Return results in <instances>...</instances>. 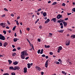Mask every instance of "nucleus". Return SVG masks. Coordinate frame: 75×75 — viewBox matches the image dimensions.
<instances>
[{
	"label": "nucleus",
	"instance_id": "f257e3e1",
	"mask_svg": "<svg viewBox=\"0 0 75 75\" xmlns=\"http://www.w3.org/2000/svg\"><path fill=\"white\" fill-rule=\"evenodd\" d=\"M0 39L1 40H5L6 38L4 37V36H3L2 35L0 34Z\"/></svg>",
	"mask_w": 75,
	"mask_h": 75
},
{
	"label": "nucleus",
	"instance_id": "f03ea898",
	"mask_svg": "<svg viewBox=\"0 0 75 75\" xmlns=\"http://www.w3.org/2000/svg\"><path fill=\"white\" fill-rule=\"evenodd\" d=\"M21 52L24 55H25L26 56H27L28 55V54L27 53V52L25 51H23L22 52Z\"/></svg>",
	"mask_w": 75,
	"mask_h": 75
},
{
	"label": "nucleus",
	"instance_id": "7ed1b4c3",
	"mask_svg": "<svg viewBox=\"0 0 75 75\" xmlns=\"http://www.w3.org/2000/svg\"><path fill=\"white\" fill-rule=\"evenodd\" d=\"M21 58L23 59H25V55H24L22 52H21Z\"/></svg>",
	"mask_w": 75,
	"mask_h": 75
},
{
	"label": "nucleus",
	"instance_id": "20e7f679",
	"mask_svg": "<svg viewBox=\"0 0 75 75\" xmlns=\"http://www.w3.org/2000/svg\"><path fill=\"white\" fill-rule=\"evenodd\" d=\"M62 46L59 47L58 49L57 52L59 53L60 51L62 50Z\"/></svg>",
	"mask_w": 75,
	"mask_h": 75
},
{
	"label": "nucleus",
	"instance_id": "39448f33",
	"mask_svg": "<svg viewBox=\"0 0 75 75\" xmlns=\"http://www.w3.org/2000/svg\"><path fill=\"white\" fill-rule=\"evenodd\" d=\"M20 69V67H15L14 68V71L16 70H19Z\"/></svg>",
	"mask_w": 75,
	"mask_h": 75
},
{
	"label": "nucleus",
	"instance_id": "423d86ee",
	"mask_svg": "<svg viewBox=\"0 0 75 75\" xmlns=\"http://www.w3.org/2000/svg\"><path fill=\"white\" fill-rule=\"evenodd\" d=\"M35 68L37 70H38V71H40V70H41V69L40 68V67H38V66H36L35 67Z\"/></svg>",
	"mask_w": 75,
	"mask_h": 75
},
{
	"label": "nucleus",
	"instance_id": "0eeeda50",
	"mask_svg": "<svg viewBox=\"0 0 75 75\" xmlns=\"http://www.w3.org/2000/svg\"><path fill=\"white\" fill-rule=\"evenodd\" d=\"M61 17H62V15L60 14H59L57 16V19H59V18H61Z\"/></svg>",
	"mask_w": 75,
	"mask_h": 75
},
{
	"label": "nucleus",
	"instance_id": "6e6552de",
	"mask_svg": "<svg viewBox=\"0 0 75 75\" xmlns=\"http://www.w3.org/2000/svg\"><path fill=\"white\" fill-rule=\"evenodd\" d=\"M70 44V41H67V42L66 43V46H68Z\"/></svg>",
	"mask_w": 75,
	"mask_h": 75
},
{
	"label": "nucleus",
	"instance_id": "1a4fd4ad",
	"mask_svg": "<svg viewBox=\"0 0 75 75\" xmlns=\"http://www.w3.org/2000/svg\"><path fill=\"white\" fill-rule=\"evenodd\" d=\"M56 18H53L52 19L51 21H53L54 23H55V22H56Z\"/></svg>",
	"mask_w": 75,
	"mask_h": 75
},
{
	"label": "nucleus",
	"instance_id": "9d476101",
	"mask_svg": "<svg viewBox=\"0 0 75 75\" xmlns=\"http://www.w3.org/2000/svg\"><path fill=\"white\" fill-rule=\"evenodd\" d=\"M27 68L26 67H25L24 68V71H23V72H24V73H26L27 71Z\"/></svg>",
	"mask_w": 75,
	"mask_h": 75
},
{
	"label": "nucleus",
	"instance_id": "9b49d317",
	"mask_svg": "<svg viewBox=\"0 0 75 75\" xmlns=\"http://www.w3.org/2000/svg\"><path fill=\"white\" fill-rule=\"evenodd\" d=\"M48 61H47L46 62L45 64V67L46 68H47L48 67Z\"/></svg>",
	"mask_w": 75,
	"mask_h": 75
},
{
	"label": "nucleus",
	"instance_id": "f8f14e48",
	"mask_svg": "<svg viewBox=\"0 0 75 75\" xmlns=\"http://www.w3.org/2000/svg\"><path fill=\"white\" fill-rule=\"evenodd\" d=\"M7 45H8V43L7 42H5L3 46L4 47H6Z\"/></svg>",
	"mask_w": 75,
	"mask_h": 75
},
{
	"label": "nucleus",
	"instance_id": "ddd939ff",
	"mask_svg": "<svg viewBox=\"0 0 75 75\" xmlns=\"http://www.w3.org/2000/svg\"><path fill=\"white\" fill-rule=\"evenodd\" d=\"M63 24L64 25V27H66L67 25V23L65 22H63Z\"/></svg>",
	"mask_w": 75,
	"mask_h": 75
},
{
	"label": "nucleus",
	"instance_id": "4468645a",
	"mask_svg": "<svg viewBox=\"0 0 75 75\" xmlns=\"http://www.w3.org/2000/svg\"><path fill=\"white\" fill-rule=\"evenodd\" d=\"M64 30H58L57 31L59 33H63V32H64Z\"/></svg>",
	"mask_w": 75,
	"mask_h": 75
},
{
	"label": "nucleus",
	"instance_id": "2eb2a0df",
	"mask_svg": "<svg viewBox=\"0 0 75 75\" xmlns=\"http://www.w3.org/2000/svg\"><path fill=\"white\" fill-rule=\"evenodd\" d=\"M50 19L49 18H48L47 20L45 21V24H47V23H48V22H49V21H50Z\"/></svg>",
	"mask_w": 75,
	"mask_h": 75
},
{
	"label": "nucleus",
	"instance_id": "dca6fc26",
	"mask_svg": "<svg viewBox=\"0 0 75 75\" xmlns=\"http://www.w3.org/2000/svg\"><path fill=\"white\" fill-rule=\"evenodd\" d=\"M9 69L10 70H14V68L13 67L11 66L9 67Z\"/></svg>",
	"mask_w": 75,
	"mask_h": 75
},
{
	"label": "nucleus",
	"instance_id": "f3484780",
	"mask_svg": "<svg viewBox=\"0 0 75 75\" xmlns=\"http://www.w3.org/2000/svg\"><path fill=\"white\" fill-rule=\"evenodd\" d=\"M45 47L46 48H50V45H45Z\"/></svg>",
	"mask_w": 75,
	"mask_h": 75
},
{
	"label": "nucleus",
	"instance_id": "a211bd4d",
	"mask_svg": "<svg viewBox=\"0 0 75 75\" xmlns=\"http://www.w3.org/2000/svg\"><path fill=\"white\" fill-rule=\"evenodd\" d=\"M71 38H72L73 39H74V38H75V35H72L71 36Z\"/></svg>",
	"mask_w": 75,
	"mask_h": 75
},
{
	"label": "nucleus",
	"instance_id": "6ab92c4d",
	"mask_svg": "<svg viewBox=\"0 0 75 75\" xmlns=\"http://www.w3.org/2000/svg\"><path fill=\"white\" fill-rule=\"evenodd\" d=\"M18 40V39L17 38H14L13 39V41L14 42H16Z\"/></svg>",
	"mask_w": 75,
	"mask_h": 75
},
{
	"label": "nucleus",
	"instance_id": "aec40b11",
	"mask_svg": "<svg viewBox=\"0 0 75 75\" xmlns=\"http://www.w3.org/2000/svg\"><path fill=\"white\" fill-rule=\"evenodd\" d=\"M28 68H31V66H30V64L28 63L27 64Z\"/></svg>",
	"mask_w": 75,
	"mask_h": 75
},
{
	"label": "nucleus",
	"instance_id": "412c9836",
	"mask_svg": "<svg viewBox=\"0 0 75 75\" xmlns=\"http://www.w3.org/2000/svg\"><path fill=\"white\" fill-rule=\"evenodd\" d=\"M43 15L44 17H45V16H47V13L45 12L43 13Z\"/></svg>",
	"mask_w": 75,
	"mask_h": 75
},
{
	"label": "nucleus",
	"instance_id": "4be33fe9",
	"mask_svg": "<svg viewBox=\"0 0 75 75\" xmlns=\"http://www.w3.org/2000/svg\"><path fill=\"white\" fill-rule=\"evenodd\" d=\"M18 62H17V61H16L15 62L13 63V64H14V65H17V64H18Z\"/></svg>",
	"mask_w": 75,
	"mask_h": 75
},
{
	"label": "nucleus",
	"instance_id": "5701e85b",
	"mask_svg": "<svg viewBox=\"0 0 75 75\" xmlns=\"http://www.w3.org/2000/svg\"><path fill=\"white\" fill-rule=\"evenodd\" d=\"M8 62H9V64H11L12 63V61L11 60H8Z\"/></svg>",
	"mask_w": 75,
	"mask_h": 75
},
{
	"label": "nucleus",
	"instance_id": "b1692460",
	"mask_svg": "<svg viewBox=\"0 0 75 75\" xmlns=\"http://www.w3.org/2000/svg\"><path fill=\"white\" fill-rule=\"evenodd\" d=\"M62 74H64V75H67V73L65 72L64 71H62Z\"/></svg>",
	"mask_w": 75,
	"mask_h": 75
},
{
	"label": "nucleus",
	"instance_id": "393cba45",
	"mask_svg": "<svg viewBox=\"0 0 75 75\" xmlns=\"http://www.w3.org/2000/svg\"><path fill=\"white\" fill-rule=\"evenodd\" d=\"M4 25H3L2 26L3 28H5V27H6V23H4Z\"/></svg>",
	"mask_w": 75,
	"mask_h": 75
},
{
	"label": "nucleus",
	"instance_id": "a878e982",
	"mask_svg": "<svg viewBox=\"0 0 75 75\" xmlns=\"http://www.w3.org/2000/svg\"><path fill=\"white\" fill-rule=\"evenodd\" d=\"M12 55L13 57H14L16 55V53H12Z\"/></svg>",
	"mask_w": 75,
	"mask_h": 75
},
{
	"label": "nucleus",
	"instance_id": "bb28decb",
	"mask_svg": "<svg viewBox=\"0 0 75 75\" xmlns=\"http://www.w3.org/2000/svg\"><path fill=\"white\" fill-rule=\"evenodd\" d=\"M43 51H44V50L43 49H42L41 50V51L40 52V54H42V53H43Z\"/></svg>",
	"mask_w": 75,
	"mask_h": 75
},
{
	"label": "nucleus",
	"instance_id": "cd10ccee",
	"mask_svg": "<svg viewBox=\"0 0 75 75\" xmlns=\"http://www.w3.org/2000/svg\"><path fill=\"white\" fill-rule=\"evenodd\" d=\"M16 26H14L13 28V31L15 30V29H16Z\"/></svg>",
	"mask_w": 75,
	"mask_h": 75
},
{
	"label": "nucleus",
	"instance_id": "c85d7f7f",
	"mask_svg": "<svg viewBox=\"0 0 75 75\" xmlns=\"http://www.w3.org/2000/svg\"><path fill=\"white\" fill-rule=\"evenodd\" d=\"M16 23L17 25H19V23H18V21H16Z\"/></svg>",
	"mask_w": 75,
	"mask_h": 75
},
{
	"label": "nucleus",
	"instance_id": "c756f323",
	"mask_svg": "<svg viewBox=\"0 0 75 75\" xmlns=\"http://www.w3.org/2000/svg\"><path fill=\"white\" fill-rule=\"evenodd\" d=\"M57 4V2H53L52 3V5H55V4Z\"/></svg>",
	"mask_w": 75,
	"mask_h": 75
},
{
	"label": "nucleus",
	"instance_id": "7c9ffc66",
	"mask_svg": "<svg viewBox=\"0 0 75 75\" xmlns=\"http://www.w3.org/2000/svg\"><path fill=\"white\" fill-rule=\"evenodd\" d=\"M0 25H1V26H2L3 25H4V23H1L0 24Z\"/></svg>",
	"mask_w": 75,
	"mask_h": 75
},
{
	"label": "nucleus",
	"instance_id": "2f4dec72",
	"mask_svg": "<svg viewBox=\"0 0 75 75\" xmlns=\"http://www.w3.org/2000/svg\"><path fill=\"white\" fill-rule=\"evenodd\" d=\"M40 51H41V50H39L38 51V54H40Z\"/></svg>",
	"mask_w": 75,
	"mask_h": 75
},
{
	"label": "nucleus",
	"instance_id": "473e14b6",
	"mask_svg": "<svg viewBox=\"0 0 75 75\" xmlns=\"http://www.w3.org/2000/svg\"><path fill=\"white\" fill-rule=\"evenodd\" d=\"M65 4L64 3H63L62 4V6H64V7H65Z\"/></svg>",
	"mask_w": 75,
	"mask_h": 75
},
{
	"label": "nucleus",
	"instance_id": "72a5a7b5",
	"mask_svg": "<svg viewBox=\"0 0 75 75\" xmlns=\"http://www.w3.org/2000/svg\"><path fill=\"white\" fill-rule=\"evenodd\" d=\"M3 75H9V74L8 73H6L4 74Z\"/></svg>",
	"mask_w": 75,
	"mask_h": 75
},
{
	"label": "nucleus",
	"instance_id": "f704fd0d",
	"mask_svg": "<svg viewBox=\"0 0 75 75\" xmlns=\"http://www.w3.org/2000/svg\"><path fill=\"white\" fill-rule=\"evenodd\" d=\"M11 75H16V74L14 72H12L11 74Z\"/></svg>",
	"mask_w": 75,
	"mask_h": 75
},
{
	"label": "nucleus",
	"instance_id": "c9c22d12",
	"mask_svg": "<svg viewBox=\"0 0 75 75\" xmlns=\"http://www.w3.org/2000/svg\"><path fill=\"white\" fill-rule=\"evenodd\" d=\"M3 33H4V34H6V31H5L4 30L3 31Z\"/></svg>",
	"mask_w": 75,
	"mask_h": 75
},
{
	"label": "nucleus",
	"instance_id": "e433bc0d",
	"mask_svg": "<svg viewBox=\"0 0 75 75\" xmlns=\"http://www.w3.org/2000/svg\"><path fill=\"white\" fill-rule=\"evenodd\" d=\"M67 15L68 16H69V15H71V14H72V13H67Z\"/></svg>",
	"mask_w": 75,
	"mask_h": 75
},
{
	"label": "nucleus",
	"instance_id": "4c0bfd02",
	"mask_svg": "<svg viewBox=\"0 0 75 75\" xmlns=\"http://www.w3.org/2000/svg\"><path fill=\"white\" fill-rule=\"evenodd\" d=\"M4 10L5 11H8V10H7V8H4Z\"/></svg>",
	"mask_w": 75,
	"mask_h": 75
},
{
	"label": "nucleus",
	"instance_id": "58836bf2",
	"mask_svg": "<svg viewBox=\"0 0 75 75\" xmlns=\"http://www.w3.org/2000/svg\"><path fill=\"white\" fill-rule=\"evenodd\" d=\"M12 51L14 52V51H16V48H14L13 49V50Z\"/></svg>",
	"mask_w": 75,
	"mask_h": 75
},
{
	"label": "nucleus",
	"instance_id": "ea45409f",
	"mask_svg": "<svg viewBox=\"0 0 75 75\" xmlns=\"http://www.w3.org/2000/svg\"><path fill=\"white\" fill-rule=\"evenodd\" d=\"M31 46H32V48L34 50V46H33V44H31Z\"/></svg>",
	"mask_w": 75,
	"mask_h": 75
},
{
	"label": "nucleus",
	"instance_id": "a19ab883",
	"mask_svg": "<svg viewBox=\"0 0 75 75\" xmlns=\"http://www.w3.org/2000/svg\"><path fill=\"white\" fill-rule=\"evenodd\" d=\"M72 10L73 11L75 12V8H74L73 9H72Z\"/></svg>",
	"mask_w": 75,
	"mask_h": 75
},
{
	"label": "nucleus",
	"instance_id": "79ce46f5",
	"mask_svg": "<svg viewBox=\"0 0 75 75\" xmlns=\"http://www.w3.org/2000/svg\"><path fill=\"white\" fill-rule=\"evenodd\" d=\"M50 55H53V53L52 52H50Z\"/></svg>",
	"mask_w": 75,
	"mask_h": 75
},
{
	"label": "nucleus",
	"instance_id": "37998d69",
	"mask_svg": "<svg viewBox=\"0 0 75 75\" xmlns=\"http://www.w3.org/2000/svg\"><path fill=\"white\" fill-rule=\"evenodd\" d=\"M41 9L40 8L39 9H38V12H39V11H41Z\"/></svg>",
	"mask_w": 75,
	"mask_h": 75
},
{
	"label": "nucleus",
	"instance_id": "c03bdc74",
	"mask_svg": "<svg viewBox=\"0 0 75 75\" xmlns=\"http://www.w3.org/2000/svg\"><path fill=\"white\" fill-rule=\"evenodd\" d=\"M17 49L18 50H19L21 49V47H18Z\"/></svg>",
	"mask_w": 75,
	"mask_h": 75
},
{
	"label": "nucleus",
	"instance_id": "a18cd8bd",
	"mask_svg": "<svg viewBox=\"0 0 75 75\" xmlns=\"http://www.w3.org/2000/svg\"><path fill=\"white\" fill-rule=\"evenodd\" d=\"M42 57H45V54H44L42 55Z\"/></svg>",
	"mask_w": 75,
	"mask_h": 75
},
{
	"label": "nucleus",
	"instance_id": "49530a36",
	"mask_svg": "<svg viewBox=\"0 0 75 75\" xmlns=\"http://www.w3.org/2000/svg\"><path fill=\"white\" fill-rule=\"evenodd\" d=\"M68 20V18H65V19H64V20L65 21H67V20Z\"/></svg>",
	"mask_w": 75,
	"mask_h": 75
},
{
	"label": "nucleus",
	"instance_id": "de8ad7c7",
	"mask_svg": "<svg viewBox=\"0 0 75 75\" xmlns=\"http://www.w3.org/2000/svg\"><path fill=\"white\" fill-rule=\"evenodd\" d=\"M5 16H6V15L4 14L2 16H1V17H5Z\"/></svg>",
	"mask_w": 75,
	"mask_h": 75
},
{
	"label": "nucleus",
	"instance_id": "09e8293b",
	"mask_svg": "<svg viewBox=\"0 0 75 75\" xmlns=\"http://www.w3.org/2000/svg\"><path fill=\"white\" fill-rule=\"evenodd\" d=\"M38 42H40V41H41V40L39 38L38 39Z\"/></svg>",
	"mask_w": 75,
	"mask_h": 75
},
{
	"label": "nucleus",
	"instance_id": "8fccbe9b",
	"mask_svg": "<svg viewBox=\"0 0 75 75\" xmlns=\"http://www.w3.org/2000/svg\"><path fill=\"white\" fill-rule=\"evenodd\" d=\"M2 43L0 42V47L2 46Z\"/></svg>",
	"mask_w": 75,
	"mask_h": 75
},
{
	"label": "nucleus",
	"instance_id": "3c124183",
	"mask_svg": "<svg viewBox=\"0 0 75 75\" xmlns=\"http://www.w3.org/2000/svg\"><path fill=\"white\" fill-rule=\"evenodd\" d=\"M28 58H29V57H26L25 58V59H26V60H27V59H28Z\"/></svg>",
	"mask_w": 75,
	"mask_h": 75
},
{
	"label": "nucleus",
	"instance_id": "603ef678",
	"mask_svg": "<svg viewBox=\"0 0 75 75\" xmlns=\"http://www.w3.org/2000/svg\"><path fill=\"white\" fill-rule=\"evenodd\" d=\"M11 16H12V17H14V14H11Z\"/></svg>",
	"mask_w": 75,
	"mask_h": 75
},
{
	"label": "nucleus",
	"instance_id": "864d4df0",
	"mask_svg": "<svg viewBox=\"0 0 75 75\" xmlns=\"http://www.w3.org/2000/svg\"><path fill=\"white\" fill-rule=\"evenodd\" d=\"M6 29H9V28H9V27H8V26H6Z\"/></svg>",
	"mask_w": 75,
	"mask_h": 75
},
{
	"label": "nucleus",
	"instance_id": "5fc2aeb1",
	"mask_svg": "<svg viewBox=\"0 0 75 75\" xmlns=\"http://www.w3.org/2000/svg\"><path fill=\"white\" fill-rule=\"evenodd\" d=\"M7 23L8 24H9H9H10V22H9V21H7Z\"/></svg>",
	"mask_w": 75,
	"mask_h": 75
},
{
	"label": "nucleus",
	"instance_id": "6e6d98bb",
	"mask_svg": "<svg viewBox=\"0 0 75 75\" xmlns=\"http://www.w3.org/2000/svg\"><path fill=\"white\" fill-rule=\"evenodd\" d=\"M27 30L28 31H29V30H30V28H27Z\"/></svg>",
	"mask_w": 75,
	"mask_h": 75
},
{
	"label": "nucleus",
	"instance_id": "4d7b16f0",
	"mask_svg": "<svg viewBox=\"0 0 75 75\" xmlns=\"http://www.w3.org/2000/svg\"><path fill=\"white\" fill-rule=\"evenodd\" d=\"M40 13L39 12H38L37 13V14L38 15V16H39L40 15Z\"/></svg>",
	"mask_w": 75,
	"mask_h": 75
},
{
	"label": "nucleus",
	"instance_id": "13d9d810",
	"mask_svg": "<svg viewBox=\"0 0 75 75\" xmlns=\"http://www.w3.org/2000/svg\"><path fill=\"white\" fill-rule=\"evenodd\" d=\"M20 18V17L19 16H18L17 17V20H18V19H19Z\"/></svg>",
	"mask_w": 75,
	"mask_h": 75
},
{
	"label": "nucleus",
	"instance_id": "bf43d9fd",
	"mask_svg": "<svg viewBox=\"0 0 75 75\" xmlns=\"http://www.w3.org/2000/svg\"><path fill=\"white\" fill-rule=\"evenodd\" d=\"M39 28L40 29H42V26H39Z\"/></svg>",
	"mask_w": 75,
	"mask_h": 75
},
{
	"label": "nucleus",
	"instance_id": "052dcab7",
	"mask_svg": "<svg viewBox=\"0 0 75 75\" xmlns=\"http://www.w3.org/2000/svg\"><path fill=\"white\" fill-rule=\"evenodd\" d=\"M60 25H63V24H62V23H61L60 24Z\"/></svg>",
	"mask_w": 75,
	"mask_h": 75
},
{
	"label": "nucleus",
	"instance_id": "680f3d73",
	"mask_svg": "<svg viewBox=\"0 0 75 75\" xmlns=\"http://www.w3.org/2000/svg\"><path fill=\"white\" fill-rule=\"evenodd\" d=\"M45 57L46 59H48V56H46Z\"/></svg>",
	"mask_w": 75,
	"mask_h": 75
},
{
	"label": "nucleus",
	"instance_id": "e2e57ef3",
	"mask_svg": "<svg viewBox=\"0 0 75 75\" xmlns=\"http://www.w3.org/2000/svg\"><path fill=\"white\" fill-rule=\"evenodd\" d=\"M12 47L13 48H15V46L14 45H12Z\"/></svg>",
	"mask_w": 75,
	"mask_h": 75
},
{
	"label": "nucleus",
	"instance_id": "0e129e2a",
	"mask_svg": "<svg viewBox=\"0 0 75 75\" xmlns=\"http://www.w3.org/2000/svg\"><path fill=\"white\" fill-rule=\"evenodd\" d=\"M14 36L15 37H17V35H16V33H15Z\"/></svg>",
	"mask_w": 75,
	"mask_h": 75
},
{
	"label": "nucleus",
	"instance_id": "69168bd1",
	"mask_svg": "<svg viewBox=\"0 0 75 75\" xmlns=\"http://www.w3.org/2000/svg\"><path fill=\"white\" fill-rule=\"evenodd\" d=\"M64 27L63 26V25H62V26H61V28L62 29Z\"/></svg>",
	"mask_w": 75,
	"mask_h": 75
},
{
	"label": "nucleus",
	"instance_id": "338daca9",
	"mask_svg": "<svg viewBox=\"0 0 75 75\" xmlns=\"http://www.w3.org/2000/svg\"><path fill=\"white\" fill-rule=\"evenodd\" d=\"M61 21L59 20L58 21H57V22L59 23H61Z\"/></svg>",
	"mask_w": 75,
	"mask_h": 75
},
{
	"label": "nucleus",
	"instance_id": "774afa93",
	"mask_svg": "<svg viewBox=\"0 0 75 75\" xmlns=\"http://www.w3.org/2000/svg\"><path fill=\"white\" fill-rule=\"evenodd\" d=\"M41 75H44V73L43 72H42L41 73Z\"/></svg>",
	"mask_w": 75,
	"mask_h": 75
}]
</instances>
